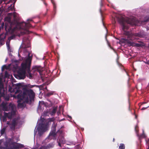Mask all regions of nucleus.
<instances>
[{
    "label": "nucleus",
    "mask_w": 149,
    "mask_h": 149,
    "mask_svg": "<svg viewBox=\"0 0 149 149\" xmlns=\"http://www.w3.org/2000/svg\"><path fill=\"white\" fill-rule=\"evenodd\" d=\"M125 146L124 144L120 143L119 147V149H125Z\"/></svg>",
    "instance_id": "obj_20"
},
{
    "label": "nucleus",
    "mask_w": 149,
    "mask_h": 149,
    "mask_svg": "<svg viewBox=\"0 0 149 149\" xmlns=\"http://www.w3.org/2000/svg\"><path fill=\"white\" fill-rule=\"evenodd\" d=\"M8 115L7 117L9 119H10L12 117V114L10 113H7Z\"/></svg>",
    "instance_id": "obj_24"
},
{
    "label": "nucleus",
    "mask_w": 149,
    "mask_h": 149,
    "mask_svg": "<svg viewBox=\"0 0 149 149\" xmlns=\"http://www.w3.org/2000/svg\"><path fill=\"white\" fill-rule=\"evenodd\" d=\"M40 149H47L46 146H42Z\"/></svg>",
    "instance_id": "obj_33"
},
{
    "label": "nucleus",
    "mask_w": 149,
    "mask_h": 149,
    "mask_svg": "<svg viewBox=\"0 0 149 149\" xmlns=\"http://www.w3.org/2000/svg\"><path fill=\"white\" fill-rule=\"evenodd\" d=\"M7 113L4 112V116L2 118V120L3 122L6 121V118H7Z\"/></svg>",
    "instance_id": "obj_18"
},
{
    "label": "nucleus",
    "mask_w": 149,
    "mask_h": 149,
    "mask_svg": "<svg viewBox=\"0 0 149 149\" xmlns=\"http://www.w3.org/2000/svg\"><path fill=\"white\" fill-rule=\"evenodd\" d=\"M27 21H32V19H27Z\"/></svg>",
    "instance_id": "obj_39"
},
{
    "label": "nucleus",
    "mask_w": 149,
    "mask_h": 149,
    "mask_svg": "<svg viewBox=\"0 0 149 149\" xmlns=\"http://www.w3.org/2000/svg\"><path fill=\"white\" fill-rule=\"evenodd\" d=\"M6 44L7 45L8 49V50H9L10 49L9 43H8V42H7L6 43Z\"/></svg>",
    "instance_id": "obj_31"
},
{
    "label": "nucleus",
    "mask_w": 149,
    "mask_h": 149,
    "mask_svg": "<svg viewBox=\"0 0 149 149\" xmlns=\"http://www.w3.org/2000/svg\"><path fill=\"white\" fill-rule=\"evenodd\" d=\"M48 71H49V74H47V78H48V77H49H49L50 76L51 74V73H50L51 72V71L49 69H48L47 68V73H48Z\"/></svg>",
    "instance_id": "obj_30"
},
{
    "label": "nucleus",
    "mask_w": 149,
    "mask_h": 149,
    "mask_svg": "<svg viewBox=\"0 0 149 149\" xmlns=\"http://www.w3.org/2000/svg\"><path fill=\"white\" fill-rule=\"evenodd\" d=\"M21 147V146L20 147L19 146H13L12 148V149H18L19 148V147Z\"/></svg>",
    "instance_id": "obj_29"
},
{
    "label": "nucleus",
    "mask_w": 149,
    "mask_h": 149,
    "mask_svg": "<svg viewBox=\"0 0 149 149\" xmlns=\"http://www.w3.org/2000/svg\"><path fill=\"white\" fill-rule=\"evenodd\" d=\"M45 89H47V86H45Z\"/></svg>",
    "instance_id": "obj_45"
},
{
    "label": "nucleus",
    "mask_w": 149,
    "mask_h": 149,
    "mask_svg": "<svg viewBox=\"0 0 149 149\" xmlns=\"http://www.w3.org/2000/svg\"><path fill=\"white\" fill-rule=\"evenodd\" d=\"M11 123H10L9 121H7L6 123V124L9 125V126L10 127V125Z\"/></svg>",
    "instance_id": "obj_35"
},
{
    "label": "nucleus",
    "mask_w": 149,
    "mask_h": 149,
    "mask_svg": "<svg viewBox=\"0 0 149 149\" xmlns=\"http://www.w3.org/2000/svg\"><path fill=\"white\" fill-rule=\"evenodd\" d=\"M19 119V118H16L13 120L12 122L10 125V128L11 130H15V126L18 123Z\"/></svg>",
    "instance_id": "obj_7"
},
{
    "label": "nucleus",
    "mask_w": 149,
    "mask_h": 149,
    "mask_svg": "<svg viewBox=\"0 0 149 149\" xmlns=\"http://www.w3.org/2000/svg\"><path fill=\"white\" fill-rule=\"evenodd\" d=\"M21 46L23 48H26L29 47L30 44L28 40L27 39L25 41V39L24 38Z\"/></svg>",
    "instance_id": "obj_10"
},
{
    "label": "nucleus",
    "mask_w": 149,
    "mask_h": 149,
    "mask_svg": "<svg viewBox=\"0 0 149 149\" xmlns=\"http://www.w3.org/2000/svg\"><path fill=\"white\" fill-rule=\"evenodd\" d=\"M0 82H2V79L1 78H0Z\"/></svg>",
    "instance_id": "obj_41"
},
{
    "label": "nucleus",
    "mask_w": 149,
    "mask_h": 149,
    "mask_svg": "<svg viewBox=\"0 0 149 149\" xmlns=\"http://www.w3.org/2000/svg\"><path fill=\"white\" fill-rule=\"evenodd\" d=\"M5 19L6 21H7L9 23L10 26H7V23L6 22L5 23V28L6 30L8 29V30H9L10 29H11V25L12 24V23H11V18L10 17H7L5 18Z\"/></svg>",
    "instance_id": "obj_11"
},
{
    "label": "nucleus",
    "mask_w": 149,
    "mask_h": 149,
    "mask_svg": "<svg viewBox=\"0 0 149 149\" xmlns=\"http://www.w3.org/2000/svg\"><path fill=\"white\" fill-rule=\"evenodd\" d=\"M41 0L43 1V2L44 3V4H45V5H46V3L45 2V0Z\"/></svg>",
    "instance_id": "obj_36"
},
{
    "label": "nucleus",
    "mask_w": 149,
    "mask_h": 149,
    "mask_svg": "<svg viewBox=\"0 0 149 149\" xmlns=\"http://www.w3.org/2000/svg\"><path fill=\"white\" fill-rule=\"evenodd\" d=\"M136 126L135 127V129L136 130Z\"/></svg>",
    "instance_id": "obj_47"
},
{
    "label": "nucleus",
    "mask_w": 149,
    "mask_h": 149,
    "mask_svg": "<svg viewBox=\"0 0 149 149\" xmlns=\"http://www.w3.org/2000/svg\"><path fill=\"white\" fill-rule=\"evenodd\" d=\"M3 110L5 111H8V108L6 105H3Z\"/></svg>",
    "instance_id": "obj_21"
},
{
    "label": "nucleus",
    "mask_w": 149,
    "mask_h": 149,
    "mask_svg": "<svg viewBox=\"0 0 149 149\" xmlns=\"http://www.w3.org/2000/svg\"><path fill=\"white\" fill-rule=\"evenodd\" d=\"M148 107H146V108H145V107H143L142 108V109H141V110H144V109H145L146 108H147Z\"/></svg>",
    "instance_id": "obj_38"
},
{
    "label": "nucleus",
    "mask_w": 149,
    "mask_h": 149,
    "mask_svg": "<svg viewBox=\"0 0 149 149\" xmlns=\"http://www.w3.org/2000/svg\"><path fill=\"white\" fill-rule=\"evenodd\" d=\"M31 25L29 23L23 22L20 25V28L23 29V31H21V33L22 35L26 34H29V31L28 29L31 26Z\"/></svg>",
    "instance_id": "obj_6"
},
{
    "label": "nucleus",
    "mask_w": 149,
    "mask_h": 149,
    "mask_svg": "<svg viewBox=\"0 0 149 149\" xmlns=\"http://www.w3.org/2000/svg\"><path fill=\"white\" fill-rule=\"evenodd\" d=\"M35 96V93L33 90L24 88L22 92L19 89H16V91H15V94L13 96V97L19 99L18 102H21V100H23L28 103L33 101Z\"/></svg>",
    "instance_id": "obj_1"
},
{
    "label": "nucleus",
    "mask_w": 149,
    "mask_h": 149,
    "mask_svg": "<svg viewBox=\"0 0 149 149\" xmlns=\"http://www.w3.org/2000/svg\"><path fill=\"white\" fill-rule=\"evenodd\" d=\"M55 120L54 117L47 119V130L48 129V125H49V123L53 122Z\"/></svg>",
    "instance_id": "obj_15"
},
{
    "label": "nucleus",
    "mask_w": 149,
    "mask_h": 149,
    "mask_svg": "<svg viewBox=\"0 0 149 149\" xmlns=\"http://www.w3.org/2000/svg\"><path fill=\"white\" fill-rule=\"evenodd\" d=\"M113 141L114 142V138L113 140Z\"/></svg>",
    "instance_id": "obj_46"
},
{
    "label": "nucleus",
    "mask_w": 149,
    "mask_h": 149,
    "mask_svg": "<svg viewBox=\"0 0 149 149\" xmlns=\"http://www.w3.org/2000/svg\"><path fill=\"white\" fill-rule=\"evenodd\" d=\"M3 67L4 68L6 69V67H6V65H3Z\"/></svg>",
    "instance_id": "obj_37"
},
{
    "label": "nucleus",
    "mask_w": 149,
    "mask_h": 149,
    "mask_svg": "<svg viewBox=\"0 0 149 149\" xmlns=\"http://www.w3.org/2000/svg\"><path fill=\"white\" fill-rule=\"evenodd\" d=\"M118 21L120 24L122 26V30L124 32L123 34L130 40H132V35L131 33L125 30L128 29L129 28V25H134L135 24L134 20L133 19L125 18L124 17L120 15L118 17Z\"/></svg>",
    "instance_id": "obj_2"
},
{
    "label": "nucleus",
    "mask_w": 149,
    "mask_h": 149,
    "mask_svg": "<svg viewBox=\"0 0 149 149\" xmlns=\"http://www.w3.org/2000/svg\"><path fill=\"white\" fill-rule=\"evenodd\" d=\"M29 57L26 59V72H27V76L30 79H32L33 78L32 74L31 73L30 70L31 63V58L29 56Z\"/></svg>",
    "instance_id": "obj_5"
},
{
    "label": "nucleus",
    "mask_w": 149,
    "mask_h": 149,
    "mask_svg": "<svg viewBox=\"0 0 149 149\" xmlns=\"http://www.w3.org/2000/svg\"><path fill=\"white\" fill-rule=\"evenodd\" d=\"M54 78H55L54 77H50L49 78H48V79H47V85L48 84L52 82V81L54 80Z\"/></svg>",
    "instance_id": "obj_17"
},
{
    "label": "nucleus",
    "mask_w": 149,
    "mask_h": 149,
    "mask_svg": "<svg viewBox=\"0 0 149 149\" xmlns=\"http://www.w3.org/2000/svg\"><path fill=\"white\" fill-rule=\"evenodd\" d=\"M54 92V91H49L47 89V97H49L53 95Z\"/></svg>",
    "instance_id": "obj_19"
},
{
    "label": "nucleus",
    "mask_w": 149,
    "mask_h": 149,
    "mask_svg": "<svg viewBox=\"0 0 149 149\" xmlns=\"http://www.w3.org/2000/svg\"><path fill=\"white\" fill-rule=\"evenodd\" d=\"M61 142V140H60V139H59V141H58V145H59L60 146V147H61V143H60V142Z\"/></svg>",
    "instance_id": "obj_32"
},
{
    "label": "nucleus",
    "mask_w": 149,
    "mask_h": 149,
    "mask_svg": "<svg viewBox=\"0 0 149 149\" xmlns=\"http://www.w3.org/2000/svg\"><path fill=\"white\" fill-rule=\"evenodd\" d=\"M43 70V68L40 66L36 65L33 66L32 67L33 71H37L39 72L40 75L41 74V73Z\"/></svg>",
    "instance_id": "obj_9"
},
{
    "label": "nucleus",
    "mask_w": 149,
    "mask_h": 149,
    "mask_svg": "<svg viewBox=\"0 0 149 149\" xmlns=\"http://www.w3.org/2000/svg\"><path fill=\"white\" fill-rule=\"evenodd\" d=\"M24 104L23 103H18V106L21 108H22L24 107Z\"/></svg>",
    "instance_id": "obj_27"
},
{
    "label": "nucleus",
    "mask_w": 149,
    "mask_h": 149,
    "mask_svg": "<svg viewBox=\"0 0 149 149\" xmlns=\"http://www.w3.org/2000/svg\"><path fill=\"white\" fill-rule=\"evenodd\" d=\"M125 42L128 44H130V45L133 46L134 43L132 41L128 40L126 38L123 39Z\"/></svg>",
    "instance_id": "obj_16"
},
{
    "label": "nucleus",
    "mask_w": 149,
    "mask_h": 149,
    "mask_svg": "<svg viewBox=\"0 0 149 149\" xmlns=\"http://www.w3.org/2000/svg\"><path fill=\"white\" fill-rule=\"evenodd\" d=\"M52 104H50V105H49V107H50V106H52Z\"/></svg>",
    "instance_id": "obj_42"
},
{
    "label": "nucleus",
    "mask_w": 149,
    "mask_h": 149,
    "mask_svg": "<svg viewBox=\"0 0 149 149\" xmlns=\"http://www.w3.org/2000/svg\"><path fill=\"white\" fill-rule=\"evenodd\" d=\"M46 113H47V112H45V114Z\"/></svg>",
    "instance_id": "obj_49"
},
{
    "label": "nucleus",
    "mask_w": 149,
    "mask_h": 149,
    "mask_svg": "<svg viewBox=\"0 0 149 149\" xmlns=\"http://www.w3.org/2000/svg\"><path fill=\"white\" fill-rule=\"evenodd\" d=\"M44 107L46 108L47 107V105L46 103H45L43 101H39L38 109H39L43 110Z\"/></svg>",
    "instance_id": "obj_12"
},
{
    "label": "nucleus",
    "mask_w": 149,
    "mask_h": 149,
    "mask_svg": "<svg viewBox=\"0 0 149 149\" xmlns=\"http://www.w3.org/2000/svg\"><path fill=\"white\" fill-rule=\"evenodd\" d=\"M12 89V88L10 86H9V91L11 92V90Z\"/></svg>",
    "instance_id": "obj_34"
},
{
    "label": "nucleus",
    "mask_w": 149,
    "mask_h": 149,
    "mask_svg": "<svg viewBox=\"0 0 149 149\" xmlns=\"http://www.w3.org/2000/svg\"><path fill=\"white\" fill-rule=\"evenodd\" d=\"M4 77L6 78H9L10 77V74H8L7 71L5 72Z\"/></svg>",
    "instance_id": "obj_23"
},
{
    "label": "nucleus",
    "mask_w": 149,
    "mask_h": 149,
    "mask_svg": "<svg viewBox=\"0 0 149 149\" xmlns=\"http://www.w3.org/2000/svg\"><path fill=\"white\" fill-rule=\"evenodd\" d=\"M57 106L53 108V109L52 111H51L50 113V114L52 116H54L55 115L56 112L57 111Z\"/></svg>",
    "instance_id": "obj_14"
},
{
    "label": "nucleus",
    "mask_w": 149,
    "mask_h": 149,
    "mask_svg": "<svg viewBox=\"0 0 149 149\" xmlns=\"http://www.w3.org/2000/svg\"><path fill=\"white\" fill-rule=\"evenodd\" d=\"M54 146V144L53 143H51L47 145V148H52Z\"/></svg>",
    "instance_id": "obj_26"
},
{
    "label": "nucleus",
    "mask_w": 149,
    "mask_h": 149,
    "mask_svg": "<svg viewBox=\"0 0 149 149\" xmlns=\"http://www.w3.org/2000/svg\"><path fill=\"white\" fill-rule=\"evenodd\" d=\"M56 129L54 128V130L50 133L47 138L49 139H56Z\"/></svg>",
    "instance_id": "obj_8"
},
{
    "label": "nucleus",
    "mask_w": 149,
    "mask_h": 149,
    "mask_svg": "<svg viewBox=\"0 0 149 149\" xmlns=\"http://www.w3.org/2000/svg\"><path fill=\"white\" fill-rule=\"evenodd\" d=\"M100 12H101V9L100 10Z\"/></svg>",
    "instance_id": "obj_50"
},
{
    "label": "nucleus",
    "mask_w": 149,
    "mask_h": 149,
    "mask_svg": "<svg viewBox=\"0 0 149 149\" xmlns=\"http://www.w3.org/2000/svg\"><path fill=\"white\" fill-rule=\"evenodd\" d=\"M52 3L53 4V8L54 10L56 8V5L54 0H51Z\"/></svg>",
    "instance_id": "obj_22"
},
{
    "label": "nucleus",
    "mask_w": 149,
    "mask_h": 149,
    "mask_svg": "<svg viewBox=\"0 0 149 149\" xmlns=\"http://www.w3.org/2000/svg\"><path fill=\"white\" fill-rule=\"evenodd\" d=\"M148 19H147V20L144 21V22H147V21H148Z\"/></svg>",
    "instance_id": "obj_43"
},
{
    "label": "nucleus",
    "mask_w": 149,
    "mask_h": 149,
    "mask_svg": "<svg viewBox=\"0 0 149 149\" xmlns=\"http://www.w3.org/2000/svg\"><path fill=\"white\" fill-rule=\"evenodd\" d=\"M21 68L18 70L17 74L15 76L16 78L20 79H24L26 77V59L25 62L21 64Z\"/></svg>",
    "instance_id": "obj_3"
},
{
    "label": "nucleus",
    "mask_w": 149,
    "mask_h": 149,
    "mask_svg": "<svg viewBox=\"0 0 149 149\" xmlns=\"http://www.w3.org/2000/svg\"><path fill=\"white\" fill-rule=\"evenodd\" d=\"M11 105H12V104H11V103H10V104H9V106H11Z\"/></svg>",
    "instance_id": "obj_44"
},
{
    "label": "nucleus",
    "mask_w": 149,
    "mask_h": 149,
    "mask_svg": "<svg viewBox=\"0 0 149 149\" xmlns=\"http://www.w3.org/2000/svg\"><path fill=\"white\" fill-rule=\"evenodd\" d=\"M3 85L2 82H0V94L2 96L4 95Z\"/></svg>",
    "instance_id": "obj_13"
},
{
    "label": "nucleus",
    "mask_w": 149,
    "mask_h": 149,
    "mask_svg": "<svg viewBox=\"0 0 149 149\" xmlns=\"http://www.w3.org/2000/svg\"><path fill=\"white\" fill-rule=\"evenodd\" d=\"M6 130L5 128H2L1 130L0 131L1 134L2 135L5 132V131Z\"/></svg>",
    "instance_id": "obj_25"
},
{
    "label": "nucleus",
    "mask_w": 149,
    "mask_h": 149,
    "mask_svg": "<svg viewBox=\"0 0 149 149\" xmlns=\"http://www.w3.org/2000/svg\"><path fill=\"white\" fill-rule=\"evenodd\" d=\"M136 46L138 47H139L140 45V44H136Z\"/></svg>",
    "instance_id": "obj_40"
},
{
    "label": "nucleus",
    "mask_w": 149,
    "mask_h": 149,
    "mask_svg": "<svg viewBox=\"0 0 149 149\" xmlns=\"http://www.w3.org/2000/svg\"><path fill=\"white\" fill-rule=\"evenodd\" d=\"M4 43V40L3 38H1V37L0 38V44L1 45H3V44Z\"/></svg>",
    "instance_id": "obj_28"
},
{
    "label": "nucleus",
    "mask_w": 149,
    "mask_h": 149,
    "mask_svg": "<svg viewBox=\"0 0 149 149\" xmlns=\"http://www.w3.org/2000/svg\"><path fill=\"white\" fill-rule=\"evenodd\" d=\"M14 1H15V2H16V1L17 0H14Z\"/></svg>",
    "instance_id": "obj_48"
},
{
    "label": "nucleus",
    "mask_w": 149,
    "mask_h": 149,
    "mask_svg": "<svg viewBox=\"0 0 149 149\" xmlns=\"http://www.w3.org/2000/svg\"><path fill=\"white\" fill-rule=\"evenodd\" d=\"M44 117V116L41 117V123L39 124L38 127V134L40 136H41L47 130V120Z\"/></svg>",
    "instance_id": "obj_4"
}]
</instances>
